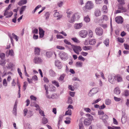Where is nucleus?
<instances>
[{"label": "nucleus", "mask_w": 129, "mask_h": 129, "mask_svg": "<svg viewBox=\"0 0 129 129\" xmlns=\"http://www.w3.org/2000/svg\"><path fill=\"white\" fill-rule=\"evenodd\" d=\"M6 63L5 60L4 59H1L0 60V64L2 66H4Z\"/></svg>", "instance_id": "35"}, {"label": "nucleus", "mask_w": 129, "mask_h": 129, "mask_svg": "<svg viewBox=\"0 0 129 129\" xmlns=\"http://www.w3.org/2000/svg\"><path fill=\"white\" fill-rule=\"evenodd\" d=\"M50 75L52 77H54L56 75L55 73L52 70H50L49 71Z\"/></svg>", "instance_id": "32"}, {"label": "nucleus", "mask_w": 129, "mask_h": 129, "mask_svg": "<svg viewBox=\"0 0 129 129\" xmlns=\"http://www.w3.org/2000/svg\"><path fill=\"white\" fill-rule=\"evenodd\" d=\"M117 1L120 5H124L125 4V2L124 0H117Z\"/></svg>", "instance_id": "53"}, {"label": "nucleus", "mask_w": 129, "mask_h": 129, "mask_svg": "<svg viewBox=\"0 0 129 129\" xmlns=\"http://www.w3.org/2000/svg\"><path fill=\"white\" fill-rule=\"evenodd\" d=\"M64 42L65 43L69 45H70L71 46V45H73L72 44H71V43L69 42L66 39H64Z\"/></svg>", "instance_id": "57"}, {"label": "nucleus", "mask_w": 129, "mask_h": 129, "mask_svg": "<svg viewBox=\"0 0 129 129\" xmlns=\"http://www.w3.org/2000/svg\"><path fill=\"white\" fill-rule=\"evenodd\" d=\"M88 34L87 30H81V37L85 38Z\"/></svg>", "instance_id": "15"}, {"label": "nucleus", "mask_w": 129, "mask_h": 129, "mask_svg": "<svg viewBox=\"0 0 129 129\" xmlns=\"http://www.w3.org/2000/svg\"><path fill=\"white\" fill-rule=\"evenodd\" d=\"M67 13V16L69 19H71V17L74 14L72 12L70 11L69 10H68L66 11Z\"/></svg>", "instance_id": "10"}, {"label": "nucleus", "mask_w": 129, "mask_h": 129, "mask_svg": "<svg viewBox=\"0 0 129 129\" xmlns=\"http://www.w3.org/2000/svg\"><path fill=\"white\" fill-rule=\"evenodd\" d=\"M46 54L47 57H50L53 54V53L50 51L47 52H46Z\"/></svg>", "instance_id": "37"}, {"label": "nucleus", "mask_w": 129, "mask_h": 129, "mask_svg": "<svg viewBox=\"0 0 129 129\" xmlns=\"http://www.w3.org/2000/svg\"><path fill=\"white\" fill-rule=\"evenodd\" d=\"M71 47L75 53L78 54H79V51H80L81 49L80 47L73 45H71Z\"/></svg>", "instance_id": "5"}, {"label": "nucleus", "mask_w": 129, "mask_h": 129, "mask_svg": "<svg viewBox=\"0 0 129 129\" xmlns=\"http://www.w3.org/2000/svg\"><path fill=\"white\" fill-rule=\"evenodd\" d=\"M77 124L79 126V129H81V119H78L77 120Z\"/></svg>", "instance_id": "51"}, {"label": "nucleus", "mask_w": 129, "mask_h": 129, "mask_svg": "<svg viewBox=\"0 0 129 129\" xmlns=\"http://www.w3.org/2000/svg\"><path fill=\"white\" fill-rule=\"evenodd\" d=\"M34 62L35 63H40L42 62V60L39 57H37L35 58L34 59Z\"/></svg>", "instance_id": "12"}, {"label": "nucleus", "mask_w": 129, "mask_h": 129, "mask_svg": "<svg viewBox=\"0 0 129 129\" xmlns=\"http://www.w3.org/2000/svg\"><path fill=\"white\" fill-rule=\"evenodd\" d=\"M101 13L100 10L98 9L96 10L94 12V15L95 16L97 17L100 16L101 15Z\"/></svg>", "instance_id": "22"}, {"label": "nucleus", "mask_w": 129, "mask_h": 129, "mask_svg": "<svg viewBox=\"0 0 129 129\" xmlns=\"http://www.w3.org/2000/svg\"><path fill=\"white\" fill-rule=\"evenodd\" d=\"M95 31L96 35L99 36L102 35L103 32V29L100 27L96 28L95 30Z\"/></svg>", "instance_id": "4"}, {"label": "nucleus", "mask_w": 129, "mask_h": 129, "mask_svg": "<svg viewBox=\"0 0 129 129\" xmlns=\"http://www.w3.org/2000/svg\"><path fill=\"white\" fill-rule=\"evenodd\" d=\"M45 16L46 17V19L48 20L50 16V14L49 12H47L46 13L45 15Z\"/></svg>", "instance_id": "49"}, {"label": "nucleus", "mask_w": 129, "mask_h": 129, "mask_svg": "<svg viewBox=\"0 0 129 129\" xmlns=\"http://www.w3.org/2000/svg\"><path fill=\"white\" fill-rule=\"evenodd\" d=\"M50 86L51 87L50 88V90L51 91H54L55 90L56 88L53 85H50Z\"/></svg>", "instance_id": "50"}, {"label": "nucleus", "mask_w": 129, "mask_h": 129, "mask_svg": "<svg viewBox=\"0 0 129 129\" xmlns=\"http://www.w3.org/2000/svg\"><path fill=\"white\" fill-rule=\"evenodd\" d=\"M98 114L99 115H104V112L102 110L98 111Z\"/></svg>", "instance_id": "63"}, {"label": "nucleus", "mask_w": 129, "mask_h": 129, "mask_svg": "<svg viewBox=\"0 0 129 129\" xmlns=\"http://www.w3.org/2000/svg\"><path fill=\"white\" fill-rule=\"evenodd\" d=\"M124 46L125 49L129 50V45H128L126 44H124Z\"/></svg>", "instance_id": "64"}, {"label": "nucleus", "mask_w": 129, "mask_h": 129, "mask_svg": "<svg viewBox=\"0 0 129 129\" xmlns=\"http://www.w3.org/2000/svg\"><path fill=\"white\" fill-rule=\"evenodd\" d=\"M118 9L121 10H122V12H125L126 11V10L125 8H124L121 5H118Z\"/></svg>", "instance_id": "25"}, {"label": "nucleus", "mask_w": 129, "mask_h": 129, "mask_svg": "<svg viewBox=\"0 0 129 129\" xmlns=\"http://www.w3.org/2000/svg\"><path fill=\"white\" fill-rule=\"evenodd\" d=\"M115 78L118 82H121L122 80L121 77L119 75H117L115 77Z\"/></svg>", "instance_id": "20"}, {"label": "nucleus", "mask_w": 129, "mask_h": 129, "mask_svg": "<svg viewBox=\"0 0 129 129\" xmlns=\"http://www.w3.org/2000/svg\"><path fill=\"white\" fill-rule=\"evenodd\" d=\"M71 39L75 43H79L80 42V41L76 38H72Z\"/></svg>", "instance_id": "41"}, {"label": "nucleus", "mask_w": 129, "mask_h": 129, "mask_svg": "<svg viewBox=\"0 0 129 129\" xmlns=\"http://www.w3.org/2000/svg\"><path fill=\"white\" fill-rule=\"evenodd\" d=\"M116 22L118 24H122L123 22V18L121 16H119L116 17L115 19Z\"/></svg>", "instance_id": "6"}, {"label": "nucleus", "mask_w": 129, "mask_h": 129, "mask_svg": "<svg viewBox=\"0 0 129 129\" xmlns=\"http://www.w3.org/2000/svg\"><path fill=\"white\" fill-rule=\"evenodd\" d=\"M72 114L71 110L69 109L65 113V115H71Z\"/></svg>", "instance_id": "48"}, {"label": "nucleus", "mask_w": 129, "mask_h": 129, "mask_svg": "<svg viewBox=\"0 0 129 129\" xmlns=\"http://www.w3.org/2000/svg\"><path fill=\"white\" fill-rule=\"evenodd\" d=\"M114 76H113L112 75H110L108 76V80L111 83L113 84L115 82L114 80Z\"/></svg>", "instance_id": "9"}, {"label": "nucleus", "mask_w": 129, "mask_h": 129, "mask_svg": "<svg viewBox=\"0 0 129 129\" xmlns=\"http://www.w3.org/2000/svg\"><path fill=\"white\" fill-rule=\"evenodd\" d=\"M104 43L106 46H108L109 43V39H107L104 41Z\"/></svg>", "instance_id": "39"}, {"label": "nucleus", "mask_w": 129, "mask_h": 129, "mask_svg": "<svg viewBox=\"0 0 129 129\" xmlns=\"http://www.w3.org/2000/svg\"><path fill=\"white\" fill-rule=\"evenodd\" d=\"M83 109L84 111L87 113H90L91 111L90 109L88 108H84Z\"/></svg>", "instance_id": "47"}, {"label": "nucleus", "mask_w": 129, "mask_h": 129, "mask_svg": "<svg viewBox=\"0 0 129 129\" xmlns=\"http://www.w3.org/2000/svg\"><path fill=\"white\" fill-rule=\"evenodd\" d=\"M102 9L103 11V12L105 13H107L108 11V10L107 7L106 5H104L103 6L102 8Z\"/></svg>", "instance_id": "33"}, {"label": "nucleus", "mask_w": 129, "mask_h": 129, "mask_svg": "<svg viewBox=\"0 0 129 129\" xmlns=\"http://www.w3.org/2000/svg\"><path fill=\"white\" fill-rule=\"evenodd\" d=\"M56 10H55L54 11V12L55 13L54 14V17H58L57 18V19L59 20L60 19V18H61L62 17V15H60L59 13L58 12H56Z\"/></svg>", "instance_id": "13"}, {"label": "nucleus", "mask_w": 129, "mask_h": 129, "mask_svg": "<svg viewBox=\"0 0 129 129\" xmlns=\"http://www.w3.org/2000/svg\"><path fill=\"white\" fill-rule=\"evenodd\" d=\"M100 118L101 119H102L105 124H107V120L108 118V116L107 115L105 114L102 116L101 117H100Z\"/></svg>", "instance_id": "7"}, {"label": "nucleus", "mask_w": 129, "mask_h": 129, "mask_svg": "<svg viewBox=\"0 0 129 129\" xmlns=\"http://www.w3.org/2000/svg\"><path fill=\"white\" fill-rule=\"evenodd\" d=\"M13 14V13L12 11L9 12L8 11H5L4 15V16H7L6 18L11 17Z\"/></svg>", "instance_id": "8"}, {"label": "nucleus", "mask_w": 129, "mask_h": 129, "mask_svg": "<svg viewBox=\"0 0 129 129\" xmlns=\"http://www.w3.org/2000/svg\"><path fill=\"white\" fill-rule=\"evenodd\" d=\"M88 36L90 38H91L93 37V33L92 31L90 29L88 30Z\"/></svg>", "instance_id": "30"}, {"label": "nucleus", "mask_w": 129, "mask_h": 129, "mask_svg": "<svg viewBox=\"0 0 129 129\" xmlns=\"http://www.w3.org/2000/svg\"><path fill=\"white\" fill-rule=\"evenodd\" d=\"M43 80L44 82L47 83H48L49 82V80L48 78L45 77H44L43 79Z\"/></svg>", "instance_id": "54"}, {"label": "nucleus", "mask_w": 129, "mask_h": 129, "mask_svg": "<svg viewBox=\"0 0 129 129\" xmlns=\"http://www.w3.org/2000/svg\"><path fill=\"white\" fill-rule=\"evenodd\" d=\"M60 57L62 59L65 60L67 57V54L65 53H62L60 54Z\"/></svg>", "instance_id": "21"}, {"label": "nucleus", "mask_w": 129, "mask_h": 129, "mask_svg": "<svg viewBox=\"0 0 129 129\" xmlns=\"http://www.w3.org/2000/svg\"><path fill=\"white\" fill-rule=\"evenodd\" d=\"M27 3L26 0H21L18 3V4L19 6L25 4Z\"/></svg>", "instance_id": "23"}, {"label": "nucleus", "mask_w": 129, "mask_h": 129, "mask_svg": "<svg viewBox=\"0 0 129 129\" xmlns=\"http://www.w3.org/2000/svg\"><path fill=\"white\" fill-rule=\"evenodd\" d=\"M80 13H76L72 15L71 19H69V21L70 23H73L75 21L76 19L77 20H78L80 18Z\"/></svg>", "instance_id": "3"}, {"label": "nucleus", "mask_w": 129, "mask_h": 129, "mask_svg": "<svg viewBox=\"0 0 129 129\" xmlns=\"http://www.w3.org/2000/svg\"><path fill=\"white\" fill-rule=\"evenodd\" d=\"M5 57V54L4 53H2L0 54V57L1 59H4Z\"/></svg>", "instance_id": "61"}, {"label": "nucleus", "mask_w": 129, "mask_h": 129, "mask_svg": "<svg viewBox=\"0 0 129 129\" xmlns=\"http://www.w3.org/2000/svg\"><path fill=\"white\" fill-rule=\"evenodd\" d=\"M114 92L115 93L118 95L119 94L120 92V90L118 87H116L114 89Z\"/></svg>", "instance_id": "26"}, {"label": "nucleus", "mask_w": 129, "mask_h": 129, "mask_svg": "<svg viewBox=\"0 0 129 129\" xmlns=\"http://www.w3.org/2000/svg\"><path fill=\"white\" fill-rule=\"evenodd\" d=\"M26 6H22L20 8V15H21L23 12L24 11L26 8Z\"/></svg>", "instance_id": "27"}, {"label": "nucleus", "mask_w": 129, "mask_h": 129, "mask_svg": "<svg viewBox=\"0 0 129 129\" xmlns=\"http://www.w3.org/2000/svg\"><path fill=\"white\" fill-rule=\"evenodd\" d=\"M44 87L45 88V90H46V95H47L48 93V85L46 84H44Z\"/></svg>", "instance_id": "43"}, {"label": "nucleus", "mask_w": 129, "mask_h": 129, "mask_svg": "<svg viewBox=\"0 0 129 129\" xmlns=\"http://www.w3.org/2000/svg\"><path fill=\"white\" fill-rule=\"evenodd\" d=\"M12 35L13 36V38L15 39L16 41H17L18 40V37L14 33L12 34Z\"/></svg>", "instance_id": "45"}, {"label": "nucleus", "mask_w": 129, "mask_h": 129, "mask_svg": "<svg viewBox=\"0 0 129 129\" xmlns=\"http://www.w3.org/2000/svg\"><path fill=\"white\" fill-rule=\"evenodd\" d=\"M84 21L86 23L89 22L90 21V19L89 15H87L86 16H84Z\"/></svg>", "instance_id": "19"}, {"label": "nucleus", "mask_w": 129, "mask_h": 129, "mask_svg": "<svg viewBox=\"0 0 129 129\" xmlns=\"http://www.w3.org/2000/svg\"><path fill=\"white\" fill-rule=\"evenodd\" d=\"M83 49L85 50H90L92 49L91 47L90 46H84L82 47Z\"/></svg>", "instance_id": "31"}, {"label": "nucleus", "mask_w": 129, "mask_h": 129, "mask_svg": "<svg viewBox=\"0 0 129 129\" xmlns=\"http://www.w3.org/2000/svg\"><path fill=\"white\" fill-rule=\"evenodd\" d=\"M39 111V113L43 117L45 116L44 112L43 111L41 110V109H40Z\"/></svg>", "instance_id": "56"}, {"label": "nucleus", "mask_w": 129, "mask_h": 129, "mask_svg": "<svg viewBox=\"0 0 129 129\" xmlns=\"http://www.w3.org/2000/svg\"><path fill=\"white\" fill-rule=\"evenodd\" d=\"M30 98L31 100L34 101H36L37 99L36 97L33 95H31L30 96Z\"/></svg>", "instance_id": "55"}, {"label": "nucleus", "mask_w": 129, "mask_h": 129, "mask_svg": "<svg viewBox=\"0 0 129 129\" xmlns=\"http://www.w3.org/2000/svg\"><path fill=\"white\" fill-rule=\"evenodd\" d=\"M31 105L32 106H35L36 108V110H39V111L40 109H41L39 105L37 104H35L34 105L32 103H31Z\"/></svg>", "instance_id": "29"}, {"label": "nucleus", "mask_w": 129, "mask_h": 129, "mask_svg": "<svg viewBox=\"0 0 129 129\" xmlns=\"http://www.w3.org/2000/svg\"><path fill=\"white\" fill-rule=\"evenodd\" d=\"M127 120V117L125 114L122 115L121 119V121L122 123H124L126 122Z\"/></svg>", "instance_id": "18"}, {"label": "nucleus", "mask_w": 129, "mask_h": 129, "mask_svg": "<svg viewBox=\"0 0 129 129\" xmlns=\"http://www.w3.org/2000/svg\"><path fill=\"white\" fill-rule=\"evenodd\" d=\"M55 65L59 69H61L62 67L61 63L58 60L55 61Z\"/></svg>", "instance_id": "11"}, {"label": "nucleus", "mask_w": 129, "mask_h": 129, "mask_svg": "<svg viewBox=\"0 0 129 129\" xmlns=\"http://www.w3.org/2000/svg\"><path fill=\"white\" fill-rule=\"evenodd\" d=\"M39 34L40 35L39 37L42 38L43 37L44 35V31L42 29L40 28H39Z\"/></svg>", "instance_id": "17"}, {"label": "nucleus", "mask_w": 129, "mask_h": 129, "mask_svg": "<svg viewBox=\"0 0 129 129\" xmlns=\"http://www.w3.org/2000/svg\"><path fill=\"white\" fill-rule=\"evenodd\" d=\"M94 5L91 1H88L85 4V6L82 8L83 10L85 12L87 11V10H91L94 8Z\"/></svg>", "instance_id": "2"}, {"label": "nucleus", "mask_w": 129, "mask_h": 129, "mask_svg": "<svg viewBox=\"0 0 129 129\" xmlns=\"http://www.w3.org/2000/svg\"><path fill=\"white\" fill-rule=\"evenodd\" d=\"M74 27L75 28L78 29L81 27V24L79 23H76L74 25Z\"/></svg>", "instance_id": "36"}, {"label": "nucleus", "mask_w": 129, "mask_h": 129, "mask_svg": "<svg viewBox=\"0 0 129 129\" xmlns=\"http://www.w3.org/2000/svg\"><path fill=\"white\" fill-rule=\"evenodd\" d=\"M42 122L44 124H46L48 122L47 119L45 117L43 118L42 119Z\"/></svg>", "instance_id": "46"}, {"label": "nucleus", "mask_w": 129, "mask_h": 129, "mask_svg": "<svg viewBox=\"0 0 129 129\" xmlns=\"http://www.w3.org/2000/svg\"><path fill=\"white\" fill-rule=\"evenodd\" d=\"M46 95L47 97L48 98H51L54 99L56 98V94H53L52 95L50 96L48 95V94H47V95Z\"/></svg>", "instance_id": "28"}, {"label": "nucleus", "mask_w": 129, "mask_h": 129, "mask_svg": "<svg viewBox=\"0 0 129 129\" xmlns=\"http://www.w3.org/2000/svg\"><path fill=\"white\" fill-rule=\"evenodd\" d=\"M102 17L104 20L105 21L107 20L108 19V17L107 16L105 15H103L102 16Z\"/></svg>", "instance_id": "62"}, {"label": "nucleus", "mask_w": 129, "mask_h": 129, "mask_svg": "<svg viewBox=\"0 0 129 129\" xmlns=\"http://www.w3.org/2000/svg\"><path fill=\"white\" fill-rule=\"evenodd\" d=\"M90 91H91L92 93L94 94L98 92V90L96 88H92L90 90Z\"/></svg>", "instance_id": "42"}, {"label": "nucleus", "mask_w": 129, "mask_h": 129, "mask_svg": "<svg viewBox=\"0 0 129 129\" xmlns=\"http://www.w3.org/2000/svg\"><path fill=\"white\" fill-rule=\"evenodd\" d=\"M28 85V83L26 82H24L23 83V90L25 91L26 89V87Z\"/></svg>", "instance_id": "38"}, {"label": "nucleus", "mask_w": 129, "mask_h": 129, "mask_svg": "<svg viewBox=\"0 0 129 129\" xmlns=\"http://www.w3.org/2000/svg\"><path fill=\"white\" fill-rule=\"evenodd\" d=\"M18 72L20 76V77L21 78L23 79V77H22V73L21 72L20 69L19 68L18 69Z\"/></svg>", "instance_id": "58"}, {"label": "nucleus", "mask_w": 129, "mask_h": 129, "mask_svg": "<svg viewBox=\"0 0 129 129\" xmlns=\"http://www.w3.org/2000/svg\"><path fill=\"white\" fill-rule=\"evenodd\" d=\"M65 75L64 74H62L60 75V76L58 80L59 81V82L62 83L63 82V80L65 77Z\"/></svg>", "instance_id": "16"}, {"label": "nucleus", "mask_w": 129, "mask_h": 129, "mask_svg": "<svg viewBox=\"0 0 129 129\" xmlns=\"http://www.w3.org/2000/svg\"><path fill=\"white\" fill-rule=\"evenodd\" d=\"M105 103L107 105H109L111 104V101L109 99H107L106 100Z\"/></svg>", "instance_id": "40"}, {"label": "nucleus", "mask_w": 129, "mask_h": 129, "mask_svg": "<svg viewBox=\"0 0 129 129\" xmlns=\"http://www.w3.org/2000/svg\"><path fill=\"white\" fill-rule=\"evenodd\" d=\"M95 3L97 4H100L102 3V0H95Z\"/></svg>", "instance_id": "60"}, {"label": "nucleus", "mask_w": 129, "mask_h": 129, "mask_svg": "<svg viewBox=\"0 0 129 129\" xmlns=\"http://www.w3.org/2000/svg\"><path fill=\"white\" fill-rule=\"evenodd\" d=\"M9 55L11 56H14V52L12 49H11L9 50Z\"/></svg>", "instance_id": "52"}, {"label": "nucleus", "mask_w": 129, "mask_h": 129, "mask_svg": "<svg viewBox=\"0 0 129 129\" xmlns=\"http://www.w3.org/2000/svg\"><path fill=\"white\" fill-rule=\"evenodd\" d=\"M118 41L120 43H123L124 42V41L123 39L121 38H117Z\"/></svg>", "instance_id": "59"}, {"label": "nucleus", "mask_w": 129, "mask_h": 129, "mask_svg": "<svg viewBox=\"0 0 129 129\" xmlns=\"http://www.w3.org/2000/svg\"><path fill=\"white\" fill-rule=\"evenodd\" d=\"M3 85L4 86H6L7 85V83L6 79H4L3 81Z\"/></svg>", "instance_id": "44"}, {"label": "nucleus", "mask_w": 129, "mask_h": 129, "mask_svg": "<svg viewBox=\"0 0 129 129\" xmlns=\"http://www.w3.org/2000/svg\"><path fill=\"white\" fill-rule=\"evenodd\" d=\"M40 52V49L38 47H35V54L36 55H39Z\"/></svg>", "instance_id": "14"}, {"label": "nucleus", "mask_w": 129, "mask_h": 129, "mask_svg": "<svg viewBox=\"0 0 129 129\" xmlns=\"http://www.w3.org/2000/svg\"><path fill=\"white\" fill-rule=\"evenodd\" d=\"M96 40L94 39L90 40L89 42V44L90 45H94L95 43Z\"/></svg>", "instance_id": "24"}, {"label": "nucleus", "mask_w": 129, "mask_h": 129, "mask_svg": "<svg viewBox=\"0 0 129 129\" xmlns=\"http://www.w3.org/2000/svg\"><path fill=\"white\" fill-rule=\"evenodd\" d=\"M85 116L87 117L84 120V124L86 126H87L90 125L92 120L93 119V116L87 113L85 114Z\"/></svg>", "instance_id": "1"}, {"label": "nucleus", "mask_w": 129, "mask_h": 129, "mask_svg": "<svg viewBox=\"0 0 129 129\" xmlns=\"http://www.w3.org/2000/svg\"><path fill=\"white\" fill-rule=\"evenodd\" d=\"M52 84H54L57 87H59V84L58 82L54 80L52 81L51 82Z\"/></svg>", "instance_id": "34"}]
</instances>
